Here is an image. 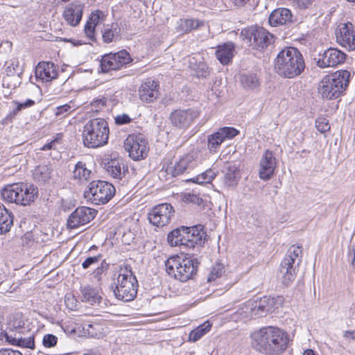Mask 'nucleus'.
Instances as JSON below:
<instances>
[{
  "label": "nucleus",
  "mask_w": 355,
  "mask_h": 355,
  "mask_svg": "<svg viewBox=\"0 0 355 355\" xmlns=\"http://www.w3.org/2000/svg\"><path fill=\"white\" fill-rule=\"evenodd\" d=\"M251 346L257 352L267 355H279L288 347V334L272 326L264 327L250 334Z\"/></svg>",
  "instance_id": "f257e3e1"
},
{
  "label": "nucleus",
  "mask_w": 355,
  "mask_h": 355,
  "mask_svg": "<svg viewBox=\"0 0 355 355\" xmlns=\"http://www.w3.org/2000/svg\"><path fill=\"white\" fill-rule=\"evenodd\" d=\"M274 69L279 76L284 78L299 76L305 69L303 55L295 47H286L277 53Z\"/></svg>",
  "instance_id": "f03ea898"
},
{
  "label": "nucleus",
  "mask_w": 355,
  "mask_h": 355,
  "mask_svg": "<svg viewBox=\"0 0 355 355\" xmlns=\"http://www.w3.org/2000/svg\"><path fill=\"white\" fill-rule=\"evenodd\" d=\"M350 78L351 73L347 70H339L325 76L319 83V94L327 100L340 98L348 87Z\"/></svg>",
  "instance_id": "7ed1b4c3"
},
{
  "label": "nucleus",
  "mask_w": 355,
  "mask_h": 355,
  "mask_svg": "<svg viewBox=\"0 0 355 355\" xmlns=\"http://www.w3.org/2000/svg\"><path fill=\"white\" fill-rule=\"evenodd\" d=\"M109 133L108 123L104 119H91L83 127V144L87 148L102 146L107 144Z\"/></svg>",
  "instance_id": "20e7f679"
},
{
  "label": "nucleus",
  "mask_w": 355,
  "mask_h": 355,
  "mask_svg": "<svg viewBox=\"0 0 355 355\" xmlns=\"http://www.w3.org/2000/svg\"><path fill=\"white\" fill-rule=\"evenodd\" d=\"M2 198L8 202L26 206L38 196V189L32 184L19 183L8 185L1 191Z\"/></svg>",
  "instance_id": "39448f33"
},
{
  "label": "nucleus",
  "mask_w": 355,
  "mask_h": 355,
  "mask_svg": "<svg viewBox=\"0 0 355 355\" xmlns=\"http://www.w3.org/2000/svg\"><path fill=\"white\" fill-rule=\"evenodd\" d=\"M138 282L130 266L121 268L114 291L116 297L124 302L135 299L137 293Z\"/></svg>",
  "instance_id": "423d86ee"
},
{
  "label": "nucleus",
  "mask_w": 355,
  "mask_h": 355,
  "mask_svg": "<svg viewBox=\"0 0 355 355\" xmlns=\"http://www.w3.org/2000/svg\"><path fill=\"white\" fill-rule=\"evenodd\" d=\"M240 37L252 49L264 51L275 42V36L263 27L251 26L243 28Z\"/></svg>",
  "instance_id": "0eeeda50"
},
{
  "label": "nucleus",
  "mask_w": 355,
  "mask_h": 355,
  "mask_svg": "<svg viewBox=\"0 0 355 355\" xmlns=\"http://www.w3.org/2000/svg\"><path fill=\"white\" fill-rule=\"evenodd\" d=\"M302 250L301 246L292 245L281 262L279 278L285 286H288L295 280L297 270L301 263Z\"/></svg>",
  "instance_id": "6e6552de"
},
{
  "label": "nucleus",
  "mask_w": 355,
  "mask_h": 355,
  "mask_svg": "<svg viewBox=\"0 0 355 355\" xmlns=\"http://www.w3.org/2000/svg\"><path fill=\"white\" fill-rule=\"evenodd\" d=\"M202 225L192 227H179V251L184 254L183 249H191L196 245L202 246L207 239V233Z\"/></svg>",
  "instance_id": "1a4fd4ad"
},
{
  "label": "nucleus",
  "mask_w": 355,
  "mask_h": 355,
  "mask_svg": "<svg viewBox=\"0 0 355 355\" xmlns=\"http://www.w3.org/2000/svg\"><path fill=\"white\" fill-rule=\"evenodd\" d=\"M114 193L115 188L112 184L105 181L95 180L89 184L85 197L94 205H104Z\"/></svg>",
  "instance_id": "9d476101"
},
{
  "label": "nucleus",
  "mask_w": 355,
  "mask_h": 355,
  "mask_svg": "<svg viewBox=\"0 0 355 355\" xmlns=\"http://www.w3.org/2000/svg\"><path fill=\"white\" fill-rule=\"evenodd\" d=\"M282 303L281 297L264 296L259 300L248 302L245 307L250 311L251 317H261L275 311Z\"/></svg>",
  "instance_id": "9b49d317"
},
{
  "label": "nucleus",
  "mask_w": 355,
  "mask_h": 355,
  "mask_svg": "<svg viewBox=\"0 0 355 355\" xmlns=\"http://www.w3.org/2000/svg\"><path fill=\"white\" fill-rule=\"evenodd\" d=\"M124 148L134 160L146 158L148 153V141L141 135H130L124 141Z\"/></svg>",
  "instance_id": "f8f14e48"
},
{
  "label": "nucleus",
  "mask_w": 355,
  "mask_h": 355,
  "mask_svg": "<svg viewBox=\"0 0 355 355\" xmlns=\"http://www.w3.org/2000/svg\"><path fill=\"white\" fill-rule=\"evenodd\" d=\"M132 58L126 50L115 53L104 55L101 60V70L107 73L112 70H119L132 62Z\"/></svg>",
  "instance_id": "ddd939ff"
},
{
  "label": "nucleus",
  "mask_w": 355,
  "mask_h": 355,
  "mask_svg": "<svg viewBox=\"0 0 355 355\" xmlns=\"http://www.w3.org/2000/svg\"><path fill=\"white\" fill-rule=\"evenodd\" d=\"M172 206L168 203H163L154 207L148 213L149 222L157 227L167 225L174 214Z\"/></svg>",
  "instance_id": "4468645a"
},
{
  "label": "nucleus",
  "mask_w": 355,
  "mask_h": 355,
  "mask_svg": "<svg viewBox=\"0 0 355 355\" xmlns=\"http://www.w3.org/2000/svg\"><path fill=\"white\" fill-rule=\"evenodd\" d=\"M68 2L62 12L66 23L73 27L77 26L83 17L84 3L83 0H62Z\"/></svg>",
  "instance_id": "2eb2a0df"
},
{
  "label": "nucleus",
  "mask_w": 355,
  "mask_h": 355,
  "mask_svg": "<svg viewBox=\"0 0 355 355\" xmlns=\"http://www.w3.org/2000/svg\"><path fill=\"white\" fill-rule=\"evenodd\" d=\"M346 54L340 50L336 48H329L324 51L323 53H320L318 58L314 60L316 64L320 68H326L329 67H336L345 62Z\"/></svg>",
  "instance_id": "dca6fc26"
},
{
  "label": "nucleus",
  "mask_w": 355,
  "mask_h": 355,
  "mask_svg": "<svg viewBox=\"0 0 355 355\" xmlns=\"http://www.w3.org/2000/svg\"><path fill=\"white\" fill-rule=\"evenodd\" d=\"M96 211L87 207L76 208L69 216L67 225L70 229H75L91 221L96 216Z\"/></svg>",
  "instance_id": "f3484780"
},
{
  "label": "nucleus",
  "mask_w": 355,
  "mask_h": 355,
  "mask_svg": "<svg viewBox=\"0 0 355 355\" xmlns=\"http://www.w3.org/2000/svg\"><path fill=\"white\" fill-rule=\"evenodd\" d=\"M336 35L337 42L342 46L347 48L349 51L355 50V33L352 23L341 24L336 30Z\"/></svg>",
  "instance_id": "a211bd4d"
},
{
  "label": "nucleus",
  "mask_w": 355,
  "mask_h": 355,
  "mask_svg": "<svg viewBox=\"0 0 355 355\" xmlns=\"http://www.w3.org/2000/svg\"><path fill=\"white\" fill-rule=\"evenodd\" d=\"M276 165V158L273 153L266 150L260 160L259 178L263 180H270L274 174Z\"/></svg>",
  "instance_id": "6ab92c4d"
},
{
  "label": "nucleus",
  "mask_w": 355,
  "mask_h": 355,
  "mask_svg": "<svg viewBox=\"0 0 355 355\" xmlns=\"http://www.w3.org/2000/svg\"><path fill=\"white\" fill-rule=\"evenodd\" d=\"M159 83L151 79H146L139 89L140 99L146 103L153 102L158 97Z\"/></svg>",
  "instance_id": "aec40b11"
},
{
  "label": "nucleus",
  "mask_w": 355,
  "mask_h": 355,
  "mask_svg": "<svg viewBox=\"0 0 355 355\" xmlns=\"http://www.w3.org/2000/svg\"><path fill=\"white\" fill-rule=\"evenodd\" d=\"M6 340L11 345L21 347L33 349L35 347L34 336L33 333H28V335L21 334V331H17L13 334H6Z\"/></svg>",
  "instance_id": "412c9836"
},
{
  "label": "nucleus",
  "mask_w": 355,
  "mask_h": 355,
  "mask_svg": "<svg viewBox=\"0 0 355 355\" xmlns=\"http://www.w3.org/2000/svg\"><path fill=\"white\" fill-rule=\"evenodd\" d=\"M184 254L186 256L188 254L184 253ZM197 268V261L184 257L182 261H179V281L184 282L191 279L193 275L196 274Z\"/></svg>",
  "instance_id": "4be33fe9"
},
{
  "label": "nucleus",
  "mask_w": 355,
  "mask_h": 355,
  "mask_svg": "<svg viewBox=\"0 0 355 355\" xmlns=\"http://www.w3.org/2000/svg\"><path fill=\"white\" fill-rule=\"evenodd\" d=\"M35 74L37 79L43 82H49L56 78L58 72L53 62H39L35 67Z\"/></svg>",
  "instance_id": "5701e85b"
},
{
  "label": "nucleus",
  "mask_w": 355,
  "mask_h": 355,
  "mask_svg": "<svg viewBox=\"0 0 355 355\" xmlns=\"http://www.w3.org/2000/svg\"><path fill=\"white\" fill-rule=\"evenodd\" d=\"M292 17L293 15L289 9L279 8L270 13L268 21L270 26H277L291 22Z\"/></svg>",
  "instance_id": "b1692460"
},
{
  "label": "nucleus",
  "mask_w": 355,
  "mask_h": 355,
  "mask_svg": "<svg viewBox=\"0 0 355 355\" xmlns=\"http://www.w3.org/2000/svg\"><path fill=\"white\" fill-rule=\"evenodd\" d=\"M235 51V44L232 42L218 45L216 56L222 64H227L232 61Z\"/></svg>",
  "instance_id": "393cba45"
},
{
  "label": "nucleus",
  "mask_w": 355,
  "mask_h": 355,
  "mask_svg": "<svg viewBox=\"0 0 355 355\" xmlns=\"http://www.w3.org/2000/svg\"><path fill=\"white\" fill-rule=\"evenodd\" d=\"M53 168L49 164H41L33 171V178L35 181L45 183L52 178Z\"/></svg>",
  "instance_id": "a878e982"
},
{
  "label": "nucleus",
  "mask_w": 355,
  "mask_h": 355,
  "mask_svg": "<svg viewBox=\"0 0 355 355\" xmlns=\"http://www.w3.org/2000/svg\"><path fill=\"white\" fill-rule=\"evenodd\" d=\"M198 115V112L193 108L179 110V129L189 127Z\"/></svg>",
  "instance_id": "bb28decb"
},
{
  "label": "nucleus",
  "mask_w": 355,
  "mask_h": 355,
  "mask_svg": "<svg viewBox=\"0 0 355 355\" xmlns=\"http://www.w3.org/2000/svg\"><path fill=\"white\" fill-rule=\"evenodd\" d=\"M13 224V216L3 205L0 203V234L10 231Z\"/></svg>",
  "instance_id": "cd10ccee"
},
{
  "label": "nucleus",
  "mask_w": 355,
  "mask_h": 355,
  "mask_svg": "<svg viewBox=\"0 0 355 355\" xmlns=\"http://www.w3.org/2000/svg\"><path fill=\"white\" fill-rule=\"evenodd\" d=\"M121 28L117 24H106L101 31L102 39L105 43L115 41L119 37Z\"/></svg>",
  "instance_id": "c85d7f7f"
},
{
  "label": "nucleus",
  "mask_w": 355,
  "mask_h": 355,
  "mask_svg": "<svg viewBox=\"0 0 355 355\" xmlns=\"http://www.w3.org/2000/svg\"><path fill=\"white\" fill-rule=\"evenodd\" d=\"M240 82L242 87L248 90H255L260 86V81L254 73H245L240 76Z\"/></svg>",
  "instance_id": "c756f323"
},
{
  "label": "nucleus",
  "mask_w": 355,
  "mask_h": 355,
  "mask_svg": "<svg viewBox=\"0 0 355 355\" xmlns=\"http://www.w3.org/2000/svg\"><path fill=\"white\" fill-rule=\"evenodd\" d=\"M107 171L114 178L121 180L124 175L125 166L122 160L112 159L107 163Z\"/></svg>",
  "instance_id": "7c9ffc66"
},
{
  "label": "nucleus",
  "mask_w": 355,
  "mask_h": 355,
  "mask_svg": "<svg viewBox=\"0 0 355 355\" xmlns=\"http://www.w3.org/2000/svg\"><path fill=\"white\" fill-rule=\"evenodd\" d=\"M216 174L215 172L213 171L212 169H208L196 177L188 179H182L181 180L180 183L186 184L192 182L198 184H209L211 182V181L216 178Z\"/></svg>",
  "instance_id": "2f4dec72"
},
{
  "label": "nucleus",
  "mask_w": 355,
  "mask_h": 355,
  "mask_svg": "<svg viewBox=\"0 0 355 355\" xmlns=\"http://www.w3.org/2000/svg\"><path fill=\"white\" fill-rule=\"evenodd\" d=\"M83 301L87 302L91 304H100L102 297L98 290L90 286H85L81 290Z\"/></svg>",
  "instance_id": "473e14b6"
},
{
  "label": "nucleus",
  "mask_w": 355,
  "mask_h": 355,
  "mask_svg": "<svg viewBox=\"0 0 355 355\" xmlns=\"http://www.w3.org/2000/svg\"><path fill=\"white\" fill-rule=\"evenodd\" d=\"M211 328L209 321H206L192 330L189 335V340L196 342L205 335Z\"/></svg>",
  "instance_id": "72a5a7b5"
},
{
  "label": "nucleus",
  "mask_w": 355,
  "mask_h": 355,
  "mask_svg": "<svg viewBox=\"0 0 355 355\" xmlns=\"http://www.w3.org/2000/svg\"><path fill=\"white\" fill-rule=\"evenodd\" d=\"M200 26V21L194 19H181L179 21V33L185 34L196 29Z\"/></svg>",
  "instance_id": "f704fd0d"
},
{
  "label": "nucleus",
  "mask_w": 355,
  "mask_h": 355,
  "mask_svg": "<svg viewBox=\"0 0 355 355\" xmlns=\"http://www.w3.org/2000/svg\"><path fill=\"white\" fill-rule=\"evenodd\" d=\"M73 173L75 179L87 180L90 177L91 171L86 168L85 163L79 162L76 164Z\"/></svg>",
  "instance_id": "c9c22d12"
},
{
  "label": "nucleus",
  "mask_w": 355,
  "mask_h": 355,
  "mask_svg": "<svg viewBox=\"0 0 355 355\" xmlns=\"http://www.w3.org/2000/svg\"><path fill=\"white\" fill-rule=\"evenodd\" d=\"M223 141V137L220 135L218 131L209 135L208 137L207 146L210 152L216 153L218 151Z\"/></svg>",
  "instance_id": "e433bc0d"
},
{
  "label": "nucleus",
  "mask_w": 355,
  "mask_h": 355,
  "mask_svg": "<svg viewBox=\"0 0 355 355\" xmlns=\"http://www.w3.org/2000/svg\"><path fill=\"white\" fill-rule=\"evenodd\" d=\"M83 330L92 338H99L103 335V328L98 323H87L83 326Z\"/></svg>",
  "instance_id": "4c0bfd02"
},
{
  "label": "nucleus",
  "mask_w": 355,
  "mask_h": 355,
  "mask_svg": "<svg viewBox=\"0 0 355 355\" xmlns=\"http://www.w3.org/2000/svg\"><path fill=\"white\" fill-rule=\"evenodd\" d=\"M116 104L114 100L111 98L109 99L107 97H102L93 100L91 102L92 109H95L96 112L103 110L105 107L114 106Z\"/></svg>",
  "instance_id": "58836bf2"
},
{
  "label": "nucleus",
  "mask_w": 355,
  "mask_h": 355,
  "mask_svg": "<svg viewBox=\"0 0 355 355\" xmlns=\"http://www.w3.org/2000/svg\"><path fill=\"white\" fill-rule=\"evenodd\" d=\"M178 255L169 257L165 262L166 272L175 280L177 279L175 271L178 269Z\"/></svg>",
  "instance_id": "ea45409f"
},
{
  "label": "nucleus",
  "mask_w": 355,
  "mask_h": 355,
  "mask_svg": "<svg viewBox=\"0 0 355 355\" xmlns=\"http://www.w3.org/2000/svg\"><path fill=\"white\" fill-rule=\"evenodd\" d=\"M236 171V168L234 166L227 167L224 181L228 187H234L237 184Z\"/></svg>",
  "instance_id": "a19ab883"
},
{
  "label": "nucleus",
  "mask_w": 355,
  "mask_h": 355,
  "mask_svg": "<svg viewBox=\"0 0 355 355\" xmlns=\"http://www.w3.org/2000/svg\"><path fill=\"white\" fill-rule=\"evenodd\" d=\"M7 67L6 69V77L3 79V85L5 86L6 82L11 76H15L17 73V68L19 67V62L17 58H13L9 62H6Z\"/></svg>",
  "instance_id": "79ce46f5"
},
{
  "label": "nucleus",
  "mask_w": 355,
  "mask_h": 355,
  "mask_svg": "<svg viewBox=\"0 0 355 355\" xmlns=\"http://www.w3.org/2000/svg\"><path fill=\"white\" fill-rule=\"evenodd\" d=\"M179 198L182 202L186 204H193L200 205L202 202V199L196 194L190 193H180Z\"/></svg>",
  "instance_id": "37998d69"
},
{
  "label": "nucleus",
  "mask_w": 355,
  "mask_h": 355,
  "mask_svg": "<svg viewBox=\"0 0 355 355\" xmlns=\"http://www.w3.org/2000/svg\"><path fill=\"white\" fill-rule=\"evenodd\" d=\"M225 272V268L223 264L218 263L214 266L207 277V282H211L215 281L217 278L220 277Z\"/></svg>",
  "instance_id": "c03bdc74"
},
{
  "label": "nucleus",
  "mask_w": 355,
  "mask_h": 355,
  "mask_svg": "<svg viewBox=\"0 0 355 355\" xmlns=\"http://www.w3.org/2000/svg\"><path fill=\"white\" fill-rule=\"evenodd\" d=\"M14 103L17 105L16 109H15L11 113H10L6 116V119H10L11 120L16 115V114L22 109H25L33 106L35 104V101L31 99H28L24 103H18L15 101Z\"/></svg>",
  "instance_id": "a18cd8bd"
},
{
  "label": "nucleus",
  "mask_w": 355,
  "mask_h": 355,
  "mask_svg": "<svg viewBox=\"0 0 355 355\" xmlns=\"http://www.w3.org/2000/svg\"><path fill=\"white\" fill-rule=\"evenodd\" d=\"M178 166L180 175L186 172L189 168H193L196 166V163L191 159L190 156H187L179 160Z\"/></svg>",
  "instance_id": "49530a36"
},
{
  "label": "nucleus",
  "mask_w": 355,
  "mask_h": 355,
  "mask_svg": "<svg viewBox=\"0 0 355 355\" xmlns=\"http://www.w3.org/2000/svg\"><path fill=\"white\" fill-rule=\"evenodd\" d=\"M220 135L225 139H230L239 135V131L233 127H223L218 130Z\"/></svg>",
  "instance_id": "de8ad7c7"
},
{
  "label": "nucleus",
  "mask_w": 355,
  "mask_h": 355,
  "mask_svg": "<svg viewBox=\"0 0 355 355\" xmlns=\"http://www.w3.org/2000/svg\"><path fill=\"white\" fill-rule=\"evenodd\" d=\"M193 71L196 77L205 78L209 75L210 69L205 62H202Z\"/></svg>",
  "instance_id": "09e8293b"
},
{
  "label": "nucleus",
  "mask_w": 355,
  "mask_h": 355,
  "mask_svg": "<svg viewBox=\"0 0 355 355\" xmlns=\"http://www.w3.org/2000/svg\"><path fill=\"white\" fill-rule=\"evenodd\" d=\"M315 127L321 133H325L330 130L329 121L324 117H319L315 120Z\"/></svg>",
  "instance_id": "8fccbe9b"
},
{
  "label": "nucleus",
  "mask_w": 355,
  "mask_h": 355,
  "mask_svg": "<svg viewBox=\"0 0 355 355\" xmlns=\"http://www.w3.org/2000/svg\"><path fill=\"white\" fill-rule=\"evenodd\" d=\"M58 343V338L51 334H45L43 336L42 344L45 347H52L56 345Z\"/></svg>",
  "instance_id": "3c124183"
},
{
  "label": "nucleus",
  "mask_w": 355,
  "mask_h": 355,
  "mask_svg": "<svg viewBox=\"0 0 355 355\" xmlns=\"http://www.w3.org/2000/svg\"><path fill=\"white\" fill-rule=\"evenodd\" d=\"M103 16L104 15L103 12L99 10L94 11L91 13L87 22L96 27L100 23V21Z\"/></svg>",
  "instance_id": "603ef678"
},
{
  "label": "nucleus",
  "mask_w": 355,
  "mask_h": 355,
  "mask_svg": "<svg viewBox=\"0 0 355 355\" xmlns=\"http://www.w3.org/2000/svg\"><path fill=\"white\" fill-rule=\"evenodd\" d=\"M102 258L101 254H98L94 257H87L83 263H82V267L84 269H87L90 266H96L98 262L101 261Z\"/></svg>",
  "instance_id": "864d4df0"
},
{
  "label": "nucleus",
  "mask_w": 355,
  "mask_h": 355,
  "mask_svg": "<svg viewBox=\"0 0 355 355\" xmlns=\"http://www.w3.org/2000/svg\"><path fill=\"white\" fill-rule=\"evenodd\" d=\"M200 56H188L187 58L184 59L185 62L188 63V67L192 70L194 71L195 69L198 67V64H200L202 61L199 60Z\"/></svg>",
  "instance_id": "5fc2aeb1"
},
{
  "label": "nucleus",
  "mask_w": 355,
  "mask_h": 355,
  "mask_svg": "<svg viewBox=\"0 0 355 355\" xmlns=\"http://www.w3.org/2000/svg\"><path fill=\"white\" fill-rule=\"evenodd\" d=\"M291 3L300 10L308 8L312 3V0H290Z\"/></svg>",
  "instance_id": "6e6d98bb"
},
{
  "label": "nucleus",
  "mask_w": 355,
  "mask_h": 355,
  "mask_svg": "<svg viewBox=\"0 0 355 355\" xmlns=\"http://www.w3.org/2000/svg\"><path fill=\"white\" fill-rule=\"evenodd\" d=\"M64 302L67 307L70 310H73L76 308V300L71 294H67L65 295Z\"/></svg>",
  "instance_id": "4d7b16f0"
},
{
  "label": "nucleus",
  "mask_w": 355,
  "mask_h": 355,
  "mask_svg": "<svg viewBox=\"0 0 355 355\" xmlns=\"http://www.w3.org/2000/svg\"><path fill=\"white\" fill-rule=\"evenodd\" d=\"M167 241L171 246H178V228L174 229L168 234Z\"/></svg>",
  "instance_id": "13d9d810"
},
{
  "label": "nucleus",
  "mask_w": 355,
  "mask_h": 355,
  "mask_svg": "<svg viewBox=\"0 0 355 355\" xmlns=\"http://www.w3.org/2000/svg\"><path fill=\"white\" fill-rule=\"evenodd\" d=\"M95 28L94 26L89 24L87 22L85 26V33L92 41L95 40Z\"/></svg>",
  "instance_id": "bf43d9fd"
},
{
  "label": "nucleus",
  "mask_w": 355,
  "mask_h": 355,
  "mask_svg": "<svg viewBox=\"0 0 355 355\" xmlns=\"http://www.w3.org/2000/svg\"><path fill=\"white\" fill-rule=\"evenodd\" d=\"M114 119H115V123L117 125L127 124L131 121L130 117L128 114H125L117 115Z\"/></svg>",
  "instance_id": "052dcab7"
},
{
  "label": "nucleus",
  "mask_w": 355,
  "mask_h": 355,
  "mask_svg": "<svg viewBox=\"0 0 355 355\" xmlns=\"http://www.w3.org/2000/svg\"><path fill=\"white\" fill-rule=\"evenodd\" d=\"M0 355H22V354L19 351L11 349H0Z\"/></svg>",
  "instance_id": "680f3d73"
},
{
  "label": "nucleus",
  "mask_w": 355,
  "mask_h": 355,
  "mask_svg": "<svg viewBox=\"0 0 355 355\" xmlns=\"http://www.w3.org/2000/svg\"><path fill=\"white\" fill-rule=\"evenodd\" d=\"M71 109L70 105L65 104L64 105L60 106L57 108V112L56 114H62L65 112H68Z\"/></svg>",
  "instance_id": "e2e57ef3"
},
{
  "label": "nucleus",
  "mask_w": 355,
  "mask_h": 355,
  "mask_svg": "<svg viewBox=\"0 0 355 355\" xmlns=\"http://www.w3.org/2000/svg\"><path fill=\"white\" fill-rule=\"evenodd\" d=\"M57 142H58V141L56 139L52 140L51 142L44 145L42 147L41 150H51V149L53 148L55 144L57 143Z\"/></svg>",
  "instance_id": "0e129e2a"
},
{
  "label": "nucleus",
  "mask_w": 355,
  "mask_h": 355,
  "mask_svg": "<svg viewBox=\"0 0 355 355\" xmlns=\"http://www.w3.org/2000/svg\"><path fill=\"white\" fill-rule=\"evenodd\" d=\"M345 338L355 340V330L346 331L344 334Z\"/></svg>",
  "instance_id": "69168bd1"
},
{
  "label": "nucleus",
  "mask_w": 355,
  "mask_h": 355,
  "mask_svg": "<svg viewBox=\"0 0 355 355\" xmlns=\"http://www.w3.org/2000/svg\"><path fill=\"white\" fill-rule=\"evenodd\" d=\"M170 119H171L172 123H173L174 125H176V124L178 123V114H177L176 111L171 112Z\"/></svg>",
  "instance_id": "338daca9"
},
{
  "label": "nucleus",
  "mask_w": 355,
  "mask_h": 355,
  "mask_svg": "<svg viewBox=\"0 0 355 355\" xmlns=\"http://www.w3.org/2000/svg\"><path fill=\"white\" fill-rule=\"evenodd\" d=\"M349 257H352L355 258V243L352 244L349 249L348 252Z\"/></svg>",
  "instance_id": "774afa93"
}]
</instances>
